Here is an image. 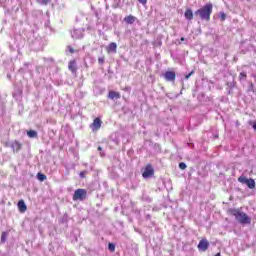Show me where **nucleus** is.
I'll list each match as a JSON object with an SVG mask.
<instances>
[{
  "label": "nucleus",
  "mask_w": 256,
  "mask_h": 256,
  "mask_svg": "<svg viewBox=\"0 0 256 256\" xmlns=\"http://www.w3.org/2000/svg\"><path fill=\"white\" fill-rule=\"evenodd\" d=\"M215 256H221V253H217Z\"/></svg>",
  "instance_id": "obj_32"
},
{
  "label": "nucleus",
  "mask_w": 256,
  "mask_h": 256,
  "mask_svg": "<svg viewBox=\"0 0 256 256\" xmlns=\"http://www.w3.org/2000/svg\"><path fill=\"white\" fill-rule=\"evenodd\" d=\"M211 13H213V4L208 3L202 8L198 9L195 12V15H199L200 19H202L203 21H210Z\"/></svg>",
  "instance_id": "obj_1"
},
{
  "label": "nucleus",
  "mask_w": 256,
  "mask_h": 256,
  "mask_svg": "<svg viewBox=\"0 0 256 256\" xmlns=\"http://www.w3.org/2000/svg\"><path fill=\"white\" fill-rule=\"evenodd\" d=\"M198 249L199 251H206L207 249H209V241H207V239L200 240L198 244Z\"/></svg>",
  "instance_id": "obj_8"
},
{
  "label": "nucleus",
  "mask_w": 256,
  "mask_h": 256,
  "mask_svg": "<svg viewBox=\"0 0 256 256\" xmlns=\"http://www.w3.org/2000/svg\"><path fill=\"white\" fill-rule=\"evenodd\" d=\"M9 233L8 232H3L1 235V242L5 243V241H7V237H8Z\"/></svg>",
  "instance_id": "obj_19"
},
{
  "label": "nucleus",
  "mask_w": 256,
  "mask_h": 256,
  "mask_svg": "<svg viewBox=\"0 0 256 256\" xmlns=\"http://www.w3.org/2000/svg\"><path fill=\"white\" fill-rule=\"evenodd\" d=\"M125 23H127L128 25H133V23H135V21H137V17L133 16V15H128L124 18Z\"/></svg>",
  "instance_id": "obj_9"
},
{
  "label": "nucleus",
  "mask_w": 256,
  "mask_h": 256,
  "mask_svg": "<svg viewBox=\"0 0 256 256\" xmlns=\"http://www.w3.org/2000/svg\"><path fill=\"white\" fill-rule=\"evenodd\" d=\"M83 32H84L83 29H74L71 32L72 38L73 39H83Z\"/></svg>",
  "instance_id": "obj_7"
},
{
  "label": "nucleus",
  "mask_w": 256,
  "mask_h": 256,
  "mask_svg": "<svg viewBox=\"0 0 256 256\" xmlns=\"http://www.w3.org/2000/svg\"><path fill=\"white\" fill-rule=\"evenodd\" d=\"M155 175V170L153 169V166L148 165L144 169V172L142 173V176L144 179H149L150 177H153Z\"/></svg>",
  "instance_id": "obj_4"
},
{
  "label": "nucleus",
  "mask_w": 256,
  "mask_h": 256,
  "mask_svg": "<svg viewBox=\"0 0 256 256\" xmlns=\"http://www.w3.org/2000/svg\"><path fill=\"white\" fill-rule=\"evenodd\" d=\"M108 249H109V251H111V252L115 251V244L109 243V244H108Z\"/></svg>",
  "instance_id": "obj_22"
},
{
  "label": "nucleus",
  "mask_w": 256,
  "mask_h": 256,
  "mask_svg": "<svg viewBox=\"0 0 256 256\" xmlns=\"http://www.w3.org/2000/svg\"><path fill=\"white\" fill-rule=\"evenodd\" d=\"M109 99H121V94L119 92L110 91L108 94Z\"/></svg>",
  "instance_id": "obj_13"
},
{
  "label": "nucleus",
  "mask_w": 256,
  "mask_h": 256,
  "mask_svg": "<svg viewBox=\"0 0 256 256\" xmlns=\"http://www.w3.org/2000/svg\"><path fill=\"white\" fill-rule=\"evenodd\" d=\"M98 151H101V147H98Z\"/></svg>",
  "instance_id": "obj_34"
},
{
  "label": "nucleus",
  "mask_w": 256,
  "mask_h": 256,
  "mask_svg": "<svg viewBox=\"0 0 256 256\" xmlns=\"http://www.w3.org/2000/svg\"><path fill=\"white\" fill-rule=\"evenodd\" d=\"M220 19H221V21H225V19H227V15L224 12H221Z\"/></svg>",
  "instance_id": "obj_24"
},
{
  "label": "nucleus",
  "mask_w": 256,
  "mask_h": 256,
  "mask_svg": "<svg viewBox=\"0 0 256 256\" xmlns=\"http://www.w3.org/2000/svg\"><path fill=\"white\" fill-rule=\"evenodd\" d=\"M11 147L13 149L14 152L16 153H19V151H21V143L17 142V141H14L12 144H11Z\"/></svg>",
  "instance_id": "obj_11"
},
{
  "label": "nucleus",
  "mask_w": 256,
  "mask_h": 256,
  "mask_svg": "<svg viewBox=\"0 0 256 256\" xmlns=\"http://www.w3.org/2000/svg\"><path fill=\"white\" fill-rule=\"evenodd\" d=\"M184 17L188 19V21L193 20V11L191 9H187L184 13Z\"/></svg>",
  "instance_id": "obj_14"
},
{
  "label": "nucleus",
  "mask_w": 256,
  "mask_h": 256,
  "mask_svg": "<svg viewBox=\"0 0 256 256\" xmlns=\"http://www.w3.org/2000/svg\"><path fill=\"white\" fill-rule=\"evenodd\" d=\"M68 51H69L70 53H75V50H74L71 46H68Z\"/></svg>",
  "instance_id": "obj_30"
},
{
  "label": "nucleus",
  "mask_w": 256,
  "mask_h": 256,
  "mask_svg": "<svg viewBox=\"0 0 256 256\" xmlns=\"http://www.w3.org/2000/svg\"><path fill=\"white\" fill-rule=\"evenodd\" d=\"M239 183H242L243 185H247V181H249V178L245 177V176H240L238 178Z\"/></svg>",
  "instance_id": "obj_18"
},
{
  "label": "nucleus",
  "mask_w": 256,
  "mask_h": 256,
  "mask_svg": "<svg viewBox=\"0 0 256 256\" xmlns=\"http://www.w3.org/2000/svg\"><path fill=\"white\" fill-rule=\"evenodd\" d=\"M45 179H47V176H45L44 174L38 173V180L39 181H45Z\"/></svg>",
  "instance_id": "obj_21"
},
{
  "label": "nucleus",
  "mask_w": 256,
  "mask_h": 256,
  "mask_svg": "<svg viewBox=\"0 0 256 256\" xmlns=\"http://www.w3.org/2000/svg\"><path fill=\"white\" fill-rule=\"evenodd\" d=\"M232 215L235 217L238 223H241V225H251V218L247 216L245 212H241L239 210H233Z\"/></svg>",
  "instance_id": "obj_2"
},
{
  "label": "nucleus",
  "mask_w": 256,
  "mask_h": 256,
  "mask_svg": "<svg viewBox=\"0 0 256 256\" xmlns=\"http://www.w3.org/2000/svg\"><path fill=\"white\" fill-rule=\"evenodd\" d=\"M38 3H40L41 5H47V3H49V0H37Z\"/></svg>",
  "instance_id": "obj_25"
},
{
  "label": "nucleus",
  "mask_w": 256,
  "mask_h": 256,
  "mask_svg": "<svg viewBox=\"0 0 256 256\" xmlns=\"http://www.w3.org/2000/svg\"><path fill=\"white\" fill-rule=\"evenodd\" d=\"M18 209L21 211V213H25V211H27V205L25 204V201L20 200L18 202Z\"/></svg>",
  "instance_id": "obj_12"
},
{
  "label": "nucleus",
  "mask_w": 256,
  "mask_h": 256,
  "mask_svg": "<svg viewBox=\"0 0 256 256\" xmlns=\"http://www.w3.org/2000/svg\"><path fill=\"white\" fill-rule=\"evenodd\" d=\"M68 68L72 73H75L77 71V66L75 65V61H71L68 65Z\"/></svg>",
  "instance_id": "obj_15"
},
{
  "label": "nucleus",
  "mask_w": 256,
  "mask_h": 256,
  "mask_svg": "<svg viewBox=\"0 0 256 256\" xmlns=\"http://www.w3.org/2000/svg\"><path fill=\"white\" fill-rule=\"evenodd\" d=\"M179 169H182V170L187 169V164H185L184 162L179 163Z\"/></svg>",
  "instance_id": "obj_23"
},
{
  "label": "nucleus",
  "mask_w": 256,
  "mask_h": 256,
  "mask_svg": "<svg viewBox=\"0 0 256 256\" xmlns=\"http://www.w3.org/2000/svg\"><path fill=\"white\" fill-rule=\"evenodd\" d=\"M180 41H185V38L182 37Z\"/></svg>",
  "instance_id": "obj_33"
},
{
  "label": "nucleus",
  "mask_w": 256,
  "mask_h": 256,
  "mask_svg": "<svg viewBox=\"0 0 256 256\" xmlns=\"http://www.w3.org/2000/svg\"><path fill=\"white\" fill-rule=\"evenodd\" d=\"M27 135H28V137H30V139H35V137H37V131H35V130H29V131L27 132Z\"/></svg>",
  "instance_id": "obj_17"
},
{
  "label": "nucleus",
  "mask_w": 256,
  "mask_h": 256,
  "mask_svg": "<svg viewBox=\"0 0 256 256\" xmlns=\"http://www.w3.org/2000/svg\"><path fill=\"white\" fill-rule=\"evenodd\" d=\"M239 79L240 81H245V79H247V73L241 72L239 75Z\"/></svg>",
  "instance_id": "obj_20"
},
{
  "label": "nucleus",
  "mask_w": 256,
  "mask_h": 256,
  "mask_svg": "<svg viewBox=\"0 0 256 256\" xmlns=\"http://www.w3.org/2000/svg\"><path fill=\"white\" fill-rule=\"evenodd\" d=\"M193 73H195V71H191L189 74H187L185 76V79H189L191 77V75H193Z\"/></svg>",
  "instance_id": "obj_28"
},
{
  "label": "nucleus",
  "mask_w": 256,
  "mask_h": 256,
  "mask_svg": "<svg viewBox=\"0 0 256 256\" xmlns=\"http://www.w3.org/2000/svg\"><path fill=\"white\" fill-rule=\"evenodd\" d=\"M142 5H147V0H138Z\"/></svg>",
  "instance_id": "obj_29"
},
{
  "label": "nucleus",
  "mask_w": 256,
  "mask_h": 256,
  "mask_svg": "<svg viewBox=\"0 0 256 256\" xmlns=\"http://www.w3.org/2000/svg\"><path fill=\"white\" fill-rule=\"evenodd\" d=\"M87 197V191L85 189H77L73 195V201H83Z\"/></svg>",
  "instance_id": "obj_3"
},
{
  "label": "nucleus",
  "mask_w": 256,
  "mask_h": 256,
  "mask_svg": "<svg viewBox=\"0 0 256 256\" xmlns=\"http://www.w3.org/2000/svg\"><path fill=\"white\" fill-rule=\"evenodd\" d=\"M246 185L249 189H253L255 187V180L254 179H248L246 182Z\"/></svg>",
  "instance_id": "obj_16"
},
{
  "label": "nucleus",
  "mask_w": 256,
  "mask_h": 256,
  "mask_svg": "<svg viewBox=\"0 0 256 256\" xmlns=\"http://www.w3.org/2000/svg\"><path fill=\"white\" fill-rule=\"evenodd\" d=\"M253 129L256 131V123L253 124Z\"/></svg>",
  "instance_id": "obj_31"
},
{
  "label": "nucleus",
  "mask_w": 256,
  "mask_h": 256,
  "mask_svg": "<svg viewBox=\"0 0 256 256\" xmlns=\"http://www.w3.org/2000/svg\"><path fill=\"white\" fill-rule=\"evenodd\" d=\"M101 125H102L101 119L95 118L90 127H91L92 131L95 132V131H99L101 129Z\"/></svg>",
  "instance_id": "obj_5"
},
{
  "label": "nucleus",
  "mask_w": 256,
  "mask_h": 256,
  "mask_svg": "<svg viewBox=\"0 0 256 256\" xmlns=\"http://www.w3.org/2000/svg\"><path fill=\"white\" fill-rule=\"evenodd\" d=\"M163 77H164L165 81L173 82V81H175L176 75H175L174 71H167L163 74Z\"/></svg>",
  "instance_id": "obj_6"
},
{
  "label": "nucleus",
  "mask_w": 256,
  "mask_h": 256,
  "mask_svg": "<svg viewBox=\"0 0 256 256\" xmlns=\"http://www.w3.org/2000/svg\"><path fill=\"white\" fill-rule=\"evenodd\" d=\"M108 53H117V43L111 42L107 47Z\"/></svg>",
  "instance_id": "obj_10"
},
{
  "label": "nucleus",
  "mask_w": 256,
  "mask_h": 256,
  "mask_svg": "<svg viewBox=\"0 0 256 256\" xmlns=\"http://www.w3.org/2000/svg\"><path fill=\"white\" fill-rule=\"evenodd\" d=\"M98 63H100V65H103L105 63V58H99Z\"/></svg>",
  "instance_id": "obj_27"
},
{
  "label": "nucleus",
  "mask_w": 256,
  "mask_h": 256,
  "mask_svg": "<svg viewBox=\"0 0 256 256\" xmlns=\"http://www.w3.org/2000/svg\"><path fill=\"white\" fill-rule=\"evenodd\" d=\"M87 173V171H82V172H80V177H81V179H85V174Z\"/></svg>",
  "instance_id": "obj_26"
}]
</instances>
